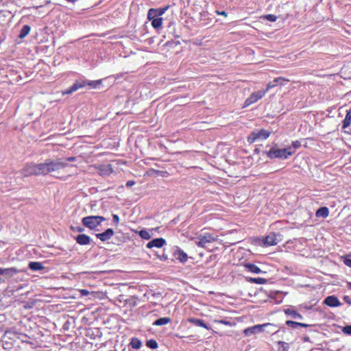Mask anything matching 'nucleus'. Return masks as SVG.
I'll use <instances>...</instances> for the list:
<instances>
[{
	"label": "nucleus",
	"instance_id": "1",
	"mask_svg": "<svg viewBox=\"0 0 351 351\" xmlns=\"http://www.w3.org/2000/svg\"><path fill=\"white\" fill-rule=\"evenodd\" d=\"M68 166V163L62 158L56 160L47 159L42 163L43 175H47L51 173H55L60 169H63Z\"/></svg>",
	"mask_w": 351,
	"mask_h": 351
},
{
	"label": "nucleus",
	"instance_id": "2",
	"mask_svg": "<svg viewBox=\"0 0 351 351\" xmlns=\"http://www.w3.org/2000/svg\"><path fill=\"white\" fill-rule=\"evenodd\" d=\"M294 150H293L291 147L283 149H278L273 147L267 152V155L270 159H287L289 156H292Z\"/></svg>",
	"mask_w": 351,
	"mask_h": 351
},
{
	"label": "nucleus",
	"instance_id": "3",
	"mask_svg": "<svg viewBox=\"0 0 351 351\" xmlns=\"http://www.w3.org/2000/svg\"><path fill=\"white\" fill-rule=\"evenodd\" d=\"M217 236L208 232H202L196 238L195 244L200 247L208 248V245L217 240Z\"/></svg>",
	"mask_w": 351,
	"mask_h": 351
},
{
	"label": "nucleus",
	"instance_id": "4",
	"mask_svg": "<svg viewBox=\"0 0 351 351\" xmlns=\"http://www.w3.org/2000/svg\"><path fill=\"white\" fill-rule=\"evenodd\" d=\"M42 163L34 164L30 163L27 164L23 169L21 170V174L24 177H27L30 176H40L43 175L42 173Z\"/></svg>",
	"mask_w": 351,
	"mask_h": 351
},
{
	"label": "nucleus",
	"instance_id": "5",
	"mask_svg": "<svg viewBox=\"0 0 351 351\" xmlns=\"http://www.w3.org/2000/svg\"><path fill=\"white\" fill-rule=\"evenodd\" d=\"M106 221V218L102 216H87L82 219V224L93 230L99 226L103 221Z\"/></svg>",
	"mask_w": 351,
	"mask_h": 351
},
{
	"label": "nucleus",
	"instance_id": "6",
	"mask_svg": "<svg viewBox=\"0 0 351 351\" xmlns=\"http://www.w3.org/2000/svg\"><path fill=\"white\" fill-rule=\"evenodd\" d=\"M274 324L266 323L263 324H257L251 327L245 328L243 331L246 337H250L252 335H256L262 332L267 327H274Z\"/></svg>",
	"mask_w": 351,
	"mask_h": 351
},
{
	"label": "nucleus",
	"instance_id": "7",
	"mask_svg": "<svg viewBox=\"0 0 351 351\" xmlns=\"http://www.w3.org/2000/svg\"><path fill=\"white\" fill-rule=\"evenodd\" d=\"M270 135V132L266 130H261L258 132H252L247 137V141L250 143L255 142L256 140H265Z\"/></svg>",
	"mask_w": 351,
	"mask_h": 351
},
{
	"label": "nucleus",
	"instance_id": "8",
	"mask_svg": "<svg viewBox=\"0 0 351 351\" xmlns=\"http://www.w3.org/2000/svg\"><path fill=\"white\" fill-rule=\"evenodd\" d=\"M266 93V90H258L257 92L252 93L249 97H247L243 104V108H246L255 102H256L258 100L261 99Z\"/></svg>",
	"mask_w": 351,
	"mask_h": 351
},
{
	"label": "nucleus",
	"instance_id": "9",
	"mask_svg": "<svg viewBox=\"0 0 351 351\" xmlns=\"http://www.w3.org/2000/svg\"><path fill=\"white\" fill-rule=\"evenodd\" d=\"M288 82H289V80L288 79H285V77H276L272 82H270L267 84V88L265 90H266L267 93L269 89L276 86L277 85L283 86Z\"/></svg>",
	"mask_w": 351,
	"mask_h": 351
},
{
	"label": "nucleus",
	"instance_id": "10",
	"mask_svg": "<svg viewBox=\"0 0 351 351\" xmlns=\"http://www.w3.org/2000/svg\"><path fill=\"white\" fill-rule=\"evenodd\" d=\"M19 0H0V8H5V10L19 7Z\"/></svg>",
	"mask_w": 351,
	"mask_h": 351
},
{
	"label": "nucleus",
	"instance_id": "11",
	"mask_svg": "<svg viewBox=\"0 0 351 351\" xmlns=\"http://www.w3.org/2000/svg\"><path fill=\"white\" fill-rule=\"evenodd\" d=\"M18 269L15 267H10V268H1L0 267V274L1 277H5V278H9L12 277L14 275L18 273Z\"/></svg>",
	"mask_w": 351,
	"mask_h": 351
},
{
	"label": "nucleus",
	"instance_id": "12",
	"mask_svg": "<svg viewBox=\"0 0 351 351\" xmlns=\"http://www.w3.org/2000/svg\"><path fill=\"white\" fill-rule=\"evenodd\" d=\"M113 234L114 230L112 228H108L106 230L101 233L96 234V237L97 239L104 242L108 241L113 236Z\"/></svg>",
	"mask_w": 351,
	"mask_h": 351
},
{
	"label": "nucleus",
	"instance_id": "13",
	"mask_svg": "<svg viewBox=\"0 0 351 351\" xmlns=\"http://www.w3.org/2000/svg\"><path fill=\"white\" fill-rule=\"evenodd\" d=\"M324 304L330 307H337L341 305L338 298L335 295H330L325 298Z\"/></svg>",
	"mask_w": 351,
	"mask_h": 351
},
{
	"label": "nucleus",
	"instance_id": "14",
	"mask_svg": "<svg viewBox=\"0 0 351 351\" xmlns=\"http://www.w3.org/2000/svg\"><path fill=\"white\" fill-rule=\"evenodd\" d=\"M277 234L274 232L269 233L264 240V244L266 246L275 245L278 243Z\"/></svg>",
	"mask_w": 351,
	"mask_h": 351
},
{
	"label": "nucleus",
	"instance_id": "15",
	"mask_svg": "<svg viewBox=\"0 0 351 351\" xmlns=\"http://www.w3.org/2000/svg\"><path fill=\"white\" fill-rule=\"evenodd\" d=\"M165 243L166 241L163 238H156L149 241L146 246L147 248H152L154 247L160 248L162 247Z\"/></svg>",
	"mask_w": 351,
	"mask_h": 351
},
{
	"label": "nucleus",
	"instance_id": "16",
	"mask_svg": "<svg viewBox=\"0 0 351 351\" xmlns=\"http://www.w3.org/2000/svg\"><path fill=\"white\" fill-rule=\"evenodd\" d=\"M174 257L180 263H186L188 260V255L181 249L177 248L173 252Z\"/></svg>",
	"mask_w": 351,
	"mask_h": 351
},
{
	"label": "nucleus",
	"instance_id": "17",
	"mask_svg": "<svg viewBox=\"0 0 351 351\" xmlns=\"http://www.w3.org/2000/svg\"><path fill=\"white\" fill-rule=\"evenodd\" d=\"M75 239L77 243L81 245H88L90 243V237L84 234H78Z\"/></svg>",
	"mask_w": 351,
	"mask_h": 351
},
{
	"label": "nucleus",
	"instance_id": "18",
	"mask_svg": "<svg viewBox=\"0 0 351 351\" xmlns=\"http://www.w3.org/2000/svg\"><path fill=\"white\" fill-rule=\"evenodd\" d=\"M99 174L109 176L113 171L111 165H101L97 167Z\"/></svg>",
	"mask_w": 351,
	"mask_h": 351
},
{
	"label": "nucleus",
	"instance_id": "19",
	"mask_svg": "<svg viewBox=\"0 0 351 351\" xmlns=\"http://www.w3.org/2000/svg\"><path fill=\"white\" fill-rule=\"evenodd\" d=\"M285 313L292 317L293 319H302L303 317L301 314L298 313L296 311L292 309V308H287L285 310Z\"/></svg>",
	"mask_w": 351,
	"mask_h": 351
},
{
	"label": "nucleus",
	"instance_id": "20",
	"mask_svg": "<svg viewBox=\"0 0 351 351\" xmlns=\"http://www.w3.org/2000/svg\"><path fill=\"white\" fill-rule=\"evenodd\" d=\"M188 321L189 323H191L196 326H199V327L204 328L206 329H208V326L206 325V324H205L204 322V321L202 319L191 317L188 319Z\"/></svg>",
	"mask_w": 351,
	"mask_h": 351
},
{
	"label": "nucleus",
	"instance_id": "21",
	"mask_svg": "<svg viewBox=\"0 0 351 351\" xmlns=\"http://www.w3.org/2000/svg\"><path fill=\"white\" fill-rule=\"evenodd\" d=\"M316 217L326 218L329 215V210L327 207L323 206L316 211Z\"/></svg>",
	"mask_w": 351,
	"mask_h": 351
},
{
	"label": "nucleus",
	"instance_id": "22",
	"mask_svg": "<svg viewBox=\"0 0 351 351\" xmlns=\"http://www.w3.org/2000/svg\"><path fill=\"white\" fill-rule=\"evenodd\" d=\"M286 324L288 326H289V327H291V328H292L293 329L298 328V327H299V326L306 328V327H308L310 326V325L306 324L297 322H294V321H291V320H287L286 322Z\"/></svg>",
	"mask_w": 351,
	"mask_h": 351
},
{
	"label": "nucleus",
	"instance_id": "23",
	"mask_svg": "<svg viewBox=\"0 0 351 351\" xmlns=\"http://www.w3.org/2000/svg\"><path fill=\"white\" fill-rule=\"evenodd\" d=\"M350 123H351V109L346 111V117H345L344 119L343 120L342 128L346 129L350 125Z\"/></svg>",
	"mask_w": 351,
	"mask_h": 351
},
{
	"label": "nucleus",
	"instance_id": "24",
	"mask_svg": "<svg viewBox=\"0 0 351 351\" xmlns=\"http://www.w3.org/2000/svg\"><path fill=\"white\" fill-rule=\"evenodd\" d=\"M29 268L32 271H40L43 269L45 267L40 262H29Z\"/></svg>",
	"mask_w": 351,
	"mask_h": 351
},
{
	"label": "nucleus",
	"instance_id": "25",
	"mask_svg": "<svg viewBox=\"0 0 351 351\" xmlns=\"http://www.w3.org/2000/svg\"><path fill=\"white\" fill-rule=\"evenodd\" d=\"M245 267L248 271L254 274H260L262 272L261 269L258 266L252 263H247Z\"/></svg>",
	"mask_w": 351,
	"mask_h": 351
},
{
	"label": "nucleus",
	"instance_id": "26",
	"mask_svg": "<svg viewBox=\"0 0 351 351\" xmlns=\"http://www.w3.org/2000/svg\"><path fill=\"white\" fill-rule=\"evenodd\" d=\"M171 319L169 317H160L153 323L154 326H162L170 323Z\"/></svg>",
	"mask_w": 351,
	"mask_h": 351
},
{
	"label": "nucleus",
	"instance_id": "27",
	"mask_svg": "<svg viewBox=\"0 0 351 351\" xmlns=\"http://www.w3.org/2000/svg\"><path fill=\"white\" fill-rule=\"evenodd\" d=\"M30 30H31V27L29 25H25L23 26L22 29L20 32V34L19 35V37L21 39L24 38L29 34Z\"/></svg>",
	"mask_w": 351,
	"mask_h": 351
},
{
	"label": "nucleus",
	"instance_id": "28",
	"mask_svg": "<svg viewBox=\"0 0 351 351\" xmlns=\"http://www.w3.org/2000/svg\"><path fill=\"white\" fill-rule=\"evenodd\" d=\"M162 25V19L161 17H158L156 19H154L153 20H152V25L156 29H158L160 27H161Z\"/></svg>",
	"mask_w": 351,
	"mask_h": 351
},
{
	"label": "nucleus",
	"instance_id": "29",
	"mask_svg": "<svg viewBox=\"0 0 351 351\" xmlns=\"http://www.w3.org/2000/svg\"><path fill=\"white\" fill-rule=\"evenodd\" d=\"M130 345L134 349H139L142 346V343L138 339L132 338L130 342Z\"/></svg>",
	"mask_w": 351,
	"mask_h": 351
},
{
	"label": "nucleus",
	"instance_id": "30",
	"mask_svg": "<svg viewBox=\"0 0 351 351\" xmlns=\"http://www.w3.org/2000/svg\"><path fill=\"white\" fill-rule=\"evenodd\" d=\"M138 235L143 239L149 240L152 237V234L145 229H143L138 232Z\"/></svg>",
	"mask_w": 351,
	"mask_h": 351
},
{
	"label": "nucleus",
	"instance_id": "31",
	"mask_svg": "<svg viewBox=\"0 0 351 351\" xmlns=\"http://www.w3.org/2000/svg\"><path fill=\"white\" fill-rule=\"evenodd\" d=\"M158 17V16L157 14V10H156V9L151 8L149 10L148 14H147V18L149 20L152 21L154 19H156Z\"/></svg>",
	"mask_w": 351,
	"mask_h": 351
},
{
	"label": "nucleus",
	"instance_id": "32",
	"mask_svg": "<svg viewBox=\"0 0 351 351\" xmlns=\"http://www.w3.org/2000/svg\"><path fill=\"white\" fill-rule=\"evenodd\" d=\"M85 84V82H76L70 88H71V91L75 92L79 88L84 87Z\"/></svg>",
	"mask_w": 351,
	"mask_h": 351
},
{
	"label": "nucleus",
	"instance_id": "33",
	"mask_svg": "<svg viewBox=\"0 0 351 351\" xmlns=\"http://www.w3.org/2000/svg\"><path fill=\"white\" fill-rule=\"evenodd\" d=\"M146 346L151 349H156L158 348V343L154 339H149L147 341Z\"/></svg>",
	"mask_w": 351,
	"mask_h": 351
},
{
	"label": "nucleus",
	"instance_id": "34",
	"mask_svg": "<svg viewBox=\"0 0 351 351\" xmlns=\"http://www.w3.org/2000/svg\"><path fill=\"white\" fill-rule=\"evenodd\" d=\"M250 281L258 285H263L266 282V280L262 278H251Z\"/></svg>",
	"mask_w": 351,
	"mask_h": 351
},
{
	"label": "nucleus",
	"instance_id": "35",
	"mask_svg": "<svg viewBox=\"0 0 351 351\" xmlns=\"http://www.w3.org/2000/svg\"><path fill=\"white\" fill-rule=\"evenodd\" d=\"M101 84V80H95V81H88L86 84L92 88H97V86Z\"/></svg>",
	"mask_w": 351,
	"mask_h": 351
},
{
	"label": "nucleus",
	"instance_id": "36",
	"mask_svg": "<svg viewBox=\"0 0 351 351\" xmlns=\"http://www.w3.org/2000/svg\"><path fill=\"white\" fill-rule=\"evenodd\" d=\"M278 344L281 346L280 349L281 351H288L289 348V346L288 343H286L285 341H279Z\"/></svg>",
	"mask_w": 351,
	"mask_h": 351
},
{
	"label": "nucleus",
	"instance_id": "37",
	"mask_svg": "<svg viewBox=\"0 0 351 351\" xmlns=\"http://www.w3.org/2000/svg\"><path fill=\"white\" fill-rule=\"evenodd\" d=\"M263 18L270 22H275L277 20V16L274 14H267L265 15Z\"/></svg>",
	"mask_w": 351,
	"mask_h": 351
},
{
	"label": "nucleus",
	"instance_id": "38",
	"mask_svg": "<svg viewBox=\"0 0 351 351\" xmlns=\"http://www.w3.org/2000/svg\"><path fill=\"white\" fill-rule=\"evenodd\" d=\"M341 331L346 335H351V325L346 326L342 328Z\"/></svg>",
	"mask_w": 351,
	"mask_h": 351
},
{
	"label": "nucleus",
	"instance_id": "39",
	"mask_svg": "<svg viewBox=\"0 0 351 351\" xmlns=\"http://www.w3.org/2000/svg\"><path fill=\"white\" fill-rule=\"evenodd\" d=\"M167 10V7L164 8L156 9V10H157V14H158V17L162 16L165 12V11Z\"/></svg>",
	"mask_w": 351,
	"mask_h": 351
},
{
	"label": "nucleus",
	"instance_id": "40",
	"mask_svg": "<svg viewBox=\"0 0 351 351\" xmlns=\"http://www.w3.org/2000/svg\"><path fill=\"white\" fill-rule=\"evenodd\" d=\"M292 145H293V147H291L293 149V150L295 151L296 149H298L300 147L301 143L298 141H296L293 142Z\"/></svg>",
	"mask_w": 351,
	"mask_h": 351
},
{
	"label": "nucleus",
	"instance_id": "41",
	"mask_svg": "<svg viewBox=\"0 0 351 351\" xmlns=\"http://www.w3.org/2000/svg\"><path fill=\"white\" fill-rule=\"evenodd\" d=\"M71 229L73 231H76L78 232H82L84 230V228H82L80 226H77V227L71 226Z\"/></svg>",
	"mask_w": 351,
	"mask_h": 351
},
{
	"label": "nucleus",
	"instance_id": "42",
	"mask_svg": "<svg viewBox=\"0 0 351 351\" xmlns=\"http://www.w3.org/2000/svg\"><path fill=\"white\" fill-rule=\"evenodd\" d=\"M274 327H269V330H267V332L268 333H272V334H275L277 332H278V330H276L277 328V326L274 325Z\"/></svg>",
	"mask_w": 351,
	"mask_h": 351
},
{
	"label": "nucleus",
	"instance_id": "43",
	"mask_svg": "<svg viewBox=\"0 0 351 351\" xmlns=\"http://www.w3.org/2000/svg\"><path fill=\"white\" fill-rule=\"evenodd\" d=\"M112 219H113V222L116 224V225H118L119 223V217L116 214H113L112 215Z\"/></svg>",
	"mask_w": 351,
	"mask_h": 351
},
{
	"label": "nucleus",
	"instance_id": "44",
	"mask_svg": "<svg viewBox=\"0 0 351 351\" xmlns=\"http://www.w3.org/2000/svg\"><path fill=\"white\" fill-rule=\"evenodd\" d=\"M216 322H218V323H220V324H223L224 325H226V326H231L232 325V323L229 321H226V320H218V321H215Z\"/></svg>",
	"mask_w": 351,
	"mask_h": 351
},
{
	"label": "nucleus",
	"instance_id": "45",
	"mask_svg": "<svg viewBox=\"0 0 351 351\" xmlns=\"http://www.w3.org/2000/svg\"><path fill=\"white\" fill-rule=\"evenodd\" d=\"M343 300L345 302H346L348 304L351 305V298L348 295H345L343 297Z\"/></svg>",
	"mask_w": 351,
	"mask_h": 351
},
{
	"label": "nucleus",
	"instance_id": "46",
	"mask_svg": "<svg viewBox=\"0 0 351 351\" xmlns=\"http://www.w3.org/2000/svg\"><path fill=\"white\" fill-rule=\"evenodd\" d=\"M344 264L351 268V259L350 258H346L344 260Z\"/></svg>",
	"mask_w": 351,
	"mask_h": 351
},
{
	"label": "nucleus",
	"instance_id": "47",
	"mask_svg": "<svg viewBox=\"0 0 351 351\" xmlns=\"http://www.w3.org/2000/svg\"><path fill=\"white\" fill-rule=\"evenodd\" d=\"M63 160L67 163V162L75 161L76 158L75 157H69V158H66V159H63Z\"/></svg>",
	"mask_w": 351,
	"mask_h": 351
},
{
	"label": "nucleus",
	"instance_id": "48",
	"mask_svg": "<svg viewBox=\"0 0 351 351\" xmlns=\"http://www.w3.org/2000/svg\"><path fill=\"white\" fill-rule=\"evenodd\" d=\"M81 295L83 296H86L89 294V291L86 289L80 290Z\"/></svg>",
	"mask_w": 351,
	"mask_h": 351
},
{
	"label": "nucleus",
	"instance_id": "49",
	"mask_svg": "<svg viewBox=\"0 0 351 351\" xmlns=\"http://www.w3.org/2000/svg\"><path fill=\"white\" fill-rule=\"evenodd\" d=\"M72 93H73V92L71 91V88L69 87V88H67L65 90H64L62 92V94L63 95H69V94H71Z\"/></svg>",
	"mask_w": 351,
	"mask_h": 351
},
{
	"label": "nucleus",
	"instance_id": "50",
	"mask_svg": "<svg viewBox=\"0 0 351 351\" xmlns=\"http://www.w3.org/2000/svg\"><path fill=\"white\" fill-rule=\"evenodd\" d=\"M134 184H135V182H134V181H133V180H129V181H128V182H126V186H128V187H130V186H132L134 185Z\"/></svg>",
	"mask_w": 351,
	"mask_h": 351
},
{
	"label": "nucleus",
	"instance_id": "51",
	"mask_svg": "<svg viewBox=\"0 0 351 351\" xmlns=\"http://www.w3.org/2000/svg\"><path fill=\"white\" fill-rule=\"evenodd\" d=\"M158 257L160 258V260H163V261L167 259V255H165L164 253L161 256H158Z\"/></svg>",
	"mask_w": 351,
	"mask_h": 351
},
{
	"label": "nucleus",
	"instance_id": "52",
	"mask_svg": "<svg viewBox=\"0 0 351 351\" xmlns=\"http://www.w3.org/2000/svg\"><path fill=\"white\" fill-rule=\"evenodd\" d=\"M217 14H220V15H223V16H227L226 12H224V11H222V12H217Z\"/></svg>",
	"mask_w": 351,
	"mask_h": 351
},
{
	"label": "nucleus",
	"instance_id": "53",
	"mask_svg": "<svg viewBox=\"0 0 351 351\" xmlns=\"http://www.w3.org/2000/svg\"><path fill=\"white\" fill-rule=\"evenodd\" d=\"M348 287L351 289V282L348 283Z\"/></svg>",
	"mask_w": 351,
	"mask_h": 351
},
{
	"label": "nucleus",
	"instance_id": "54",
	"mask_svg": "<svg viewBox=\"0 0 351 351\" xmlns=\"http://www.w3.org/2000/svg\"><path fill=\"white\" fill-rule=\"evenodd\" d=\"M308 337H306V338H305V339H304V340H305V341H308Z\"/></svg>",
	"mask_w": 351,
	"mask_h": 351
}]
</instances>
